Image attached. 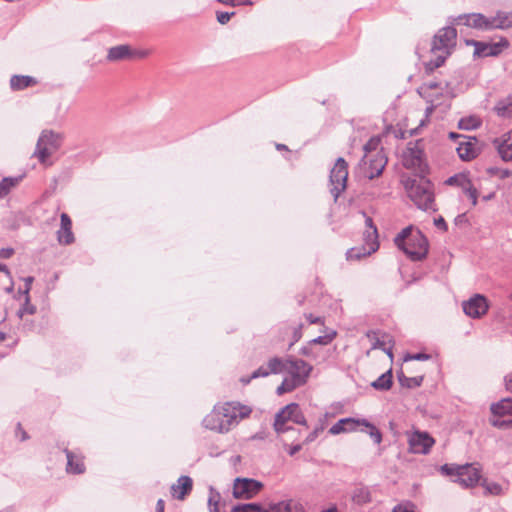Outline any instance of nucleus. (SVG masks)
<instances>
[{
	"mask_svg": "<svg viewBox=\"0 0 512 512\" xmlns=\"http://www.w3.org/2000/svg\"><path fill=\"white\" fill-rule=\"evenodd\" d=\"M251 412L250 407L239 402H226L215 405L213 410L204 417L202 424L206 429L227 433L242 419L247 418Z\"/></svg>",
	"mask_w": 512,
	"mask_h": 512,
	"instance_id": "nucleus-1",
	"label": "nucleus"
},
{
	"mask_svg": "<svg viewBox=\"0 0 512 512\" xmlns=\"http://www.w3.org/2000/svg\"><path fill=\"white\" fill-rule=\"evenodd\" d=\"M394 242L412 261H421L428 254L427 238L419 230L413 231L412 227L404 228Z\"/></svg>",
	"mask_w": 512,
	"mask_h": 512,
	"instance_id": "nucleus-2",
	"label": "nucleus"
},
{
	"mask_svg": "<svg viewBox=\"0 0 512 512\" xmlns=\"http://www.w3.org/2000/svg\"><path fill=\"white\" fill-rule=\"evenodd\" d=\"M456 37L457 31L452 26L443 27L435 34L430 50L433 58L427 64L429 69L433 70L443 65L456 46Z\"/></svg>",
	"mask_w": 512,
	"mask_h": 512,
	"instance_id": "nucleus-3",
	"label": "nucleus"
},
{
	"mask_svg": "<svg viewBox=\"0 0 512 512\" xmlns=\"http://www.w3.org/2000/svg\"><path fill=\"white\" fill-rule=\"evenodd\" d=\"M407 192L410 199L415 205L422 210H433L434 208V191L432 183L425 179H414L407 185Z\"/></svg>",
	"mask_w": 512,
	"mask_h": 512,
	"instance_id": "nucleus-4",
	"label": "nucleus"
},
{
	"mask_svg": "<svg viewBox=\"0 0 512 512\" xmlns=\"http://www.w3.org/2000/svg\"><path fill=\"white\" fill-rule=\"evenodd\" d=\"M440 472L465 488L475 486L480 480V471L472 464H444L440 467Z\"/></svg>",
	"mask_w": 512,
	"mask_h": 512,
	"instance_id": "nucleus-5",
	"label": "nucleus"
},
{
	"mask_svg": "<svg viewBox=\"0 0 512 512\" xmlns=\"http://www.w3.org/2000/svg\"><path fill=\"white\" fill-rule=\"evenodd\" d=\"M61 138L53 131L44 130L36 145L34 155L44 164L46 160L60 147Z\"/></svg>",
	"mask_w": 512,
	"mask_h": 512,
	"instance_id": "nucleus-6",
	"label": "nucleus"
},
{
	"mask_svg": "<svg viewBox=\"0 0 512 512\" xmlns=\"http://www.w3.org/2000/svg\"><path fill=\"white\" fill-rule=\"evenodd\" d=\"M348 164L339 157L330 171V192L336 201L347 185Z\"/></svg>",
	"mask_w": 512,
	"mask_h": 512,
	"instance_id": "nucleus-7",
	"label": "nucleus"
},
{
	"mask_svg": "<svg viewBox=\"0 0 512 512\" xmlns=\"http://www.w3.org/2000/svg\"><path fill=\"white\" fill-rule=\"evenodd\" d=\"M262 483L249 478H237L233 485V496L237 499H250L262 488Z\"/></svg>",
	"mask_w": 512,
	"mask_h": 512,
	"instance_id": "nucleus-8",
	"label": "nucleus"
},
{
	"mask_svg": "<svg viewBox=\"0 0 512 512\" xmlns=\"http://www.w3.org/2000/svg\"><path fill=\"white\" fill-rule=\"evenodd\" d=\"M435 440L428 432L414 431L408 436L409 450L415 454H427Z\"/></svg>",
	"mask_w": 512,
	"mask_h": 512,
	"instance_id": "nucleus-9",
	"label": "nucleus"
},
{
	"mask_svg": "<svg viewBox=\"0 0 512 512\" xmlns=\"http://www.w3.org/2000/svg\"><path fill=\"white\" fill-rule=\"evenodd\" d=\"M362 162L367 166V177L369 179H374L384 170L387 164V158L382 151H378L371 155L365 154L362 158Z\"/></svg>",
	"mask_w": 512,
	"mask_h": 512,
	"instance_id": "nucleus-10",
	"label": "nucleus"
},
{
	"mask_svg": "<svg viewBox=\"0 0 512 512\" xmlns=\"http://www.w3.org/2000/svg\"><path fill=\"white\" fill-rule=\"evenodd\" d=\"M462 306L464 313L472 318H480L488 311L487 300L480 294H475L469 300L464 301Z\"/></svg>",
	"mask_w": 512,
	"mask_h": 512,
	"instance_id": "nucleus-11",
	"label": "nucleus"
},
{
	"mask_svg": "<svg viewBox=\"0 0 512 512\" xmlns=\"http://www.w3.org/2000/svg\"><path fill=\"white\" fill-rule=\"evenodd\" d=\"M231 512H300L296 507H292L290 502H280L270 506L268 510H264L260 505L255 503L236 506Z\"/></svg>",
	"mask_w": 512,
	"mask_h": 512,
	"instance_id": "nucleus-12",
	"label": "nucleus"
},
{
	"mask_svg": "<svg viewBox=\"0 0 512 512\" xmlns=\"http://www.w3.org/2000/svg\"><path fill=\"white\" fill-rule=\"evenodd\" d=\"M455 23L460 25L463 24L468 27L480 29V30H491L490 17H486L480 13H471L459 15L455 19Z\"/></svg>",
	"mask_w": 512,
	"mask_h": 512,
	"instance_id": "nucleus-13",
	"label": "nucleus"
},
{
	"mask_svg": "<svg viewBox=\"0 0 512 512\" xmlns=\"http://www.w3.org/2000/svg\"><path fill=\"white\" fill-rule=\"evenodd\" d=\"M423 151L418 142H410L403 153V164L407 168H421Z\"/></svg>",
	"mask_w": 512,
	"mask_h": 512,
	"instance_id": "nucleus-14",
	"label": "nucleus"
},
{
	"mask_svg": "<svg viewBox=\"0 0 512 512\" xmlns=\"http://www.w3.org/2000/svg\"><path fill=\"white\" fill-rule=\"evenodd\" d=\"M147 55L148 51H134L128 45H118L109 49L107 59L114 62L133 57L144 58Z\"/></svg>",
	"mask_w": 512,
	"mask_h": 512,
	"instance_id": "nucleus-15",
	"label": "nucleus"
},
{
	"mask_svg": "<svg viewBox=\"0 0 512 512\" xmlns=\"http://www.w3.org/2000/svg\"><path fill=\"white\" fill-rule=\"evenodd\" d=\"M286 371L292 377H299L303 379V385L306 383L309 374L312 371V366L302 359L287 361Z\"/></svg>",
	"mask_w": 512,
	"mask_h": 512,
	"instance_id": "nucleus-16",
	"label": "nucleus"
},
{
	"mask_svg": "<svg viewBox=\"0 0 512 512\" xmlns=\"http://www.w3.org/2000/svg\"><path fill=\"white\" fill-rule=\"evenodd\" d=\"M61 223L60 228L57 231V240L62 245H70L74 242V234L72 232V221L66 213H62L60 216Z\"/></svg>",
	"mask_w": 512,
	"mask_h": 512,
	"instance_id": "nucleus-17",
	"label": "nucleus"
},
{
	"mask_svg": "<svg viewBox=\"0 0 512 512\" xmlns=\"http://www.w3.org/2000/svg\"><path fill=\"white\" fill-rule=\"evenodd\" d=\"M192 488L193 481L191 477L183 475L171 486V494L177 500H184L185 497L191 493Z\"/></svg>",
	"mask_w": 512,
	"mask_h": 512,
	"instance_id": "nucleus-18",
	"label": "nucleus"
},
{
	"mask_svg": "<svg viewBox=\"0 0 512 512\" xmlns=\"http://www.w3.org/2000/svg\"><path fill=\"white\" fill-rule=\"evenodd\" d=\"M278 417H285L287 421H292L299 425H307L306 419L301 412L299 405L296 403L286 405L281 411L278 412Z\"/></svg>",
	"mask_w": 512,
	"mask_h": 512,
	"instance_id": "nucleus-19",
	"label": "nucleus"
},
{
	"mask_svg": "<svg viewBox=\"0 0 512 512\" xmlns=\"http://www.w3.org/2000/svg\"><path fill=\"white\" fill-rule=\"evenodd\" d=\"M67 457V467L66 470L68 473L72 474H82L85 471V465L82 457L76 455L74 452L65 449L64 450Z\"/></svg>",
	"mask_w": 512,
	"mask_h": 512,
	"instance_id": "nucleus-20",
	"label": "nucleus"
},
{
	"mask_svg": "<svg viewBox=\"0 0 512 512\" xmlns=\"http://www.w3.org/2000/svg\"><path fill=\"white\" fill-rule=\"evenodd\" d=\"M357 426H364L367 428V433L369 436L373 439L375 444H380L382 441V434L381 432L376 428L375 425L370 423L366 419H354L353 425H346V428H352V431H355Z\"/></svg>",
	"mask_w": 512,
	"mask_h": 512,
	"instance_id": "nucleus-21",
	"label": "nucleus"
},
{
	"mask_svg": "<svg viewBox=\"0 0 512 512\" xmlns=\"http://www.w3.org/2000/svg\"><path fill=\"white\" fill-rule=\"evenodd\" d=\"M456 150H457L458 156L463 161H470V160L474 159L478 154L476 145L471 140L459 142Z\"/></svg>",
	"mask_w": 512,
	"mask_h": 512,
	"instance_id": "nucleus-22",
	"label": "nucleus"
},
{
	"mask_svg": "<svg viewBox=\"0 0 512 512\" xmlns=\"http://www.w3.org/2000/svg\"><path fill=\"white\" fill-rule=\"evenodd\" d=\"M490 27L492 29H507L512 27V12H498L490 17Z\"/></svg>",
	"mask_w": 512,
	"mask_h": 512,
	"instance_id": "nucleus-23",
	"label": "nucleus"
},
{
	"mask_svg": "<svg viewBox=\"0 0 512 512\" xmlns=\"http://www.w3.org/2000/svg\"><path fill=\"white\" fill-rule=\"evenodd\" d=\"M366 243L368 244L369 248L366 249L365 247L364 248H351L350 250L347 251L346 253V257L348 260H359L361 259L362 257L364 256H367V255H370L372 253H374L378 247H379V244L377 241H372V242H369V241H366Z\"/></svg>",
	"mask_w": 512,
	"mask_h": 512,
	"instance_id": "nucleus-24",
	"label": "nucleus"
},
{
	"mask_svg": "<svg viewBox=\"0 0 512 512\" xmlns=\"http://www.w3.org/2000/svg\"><path fill=\"white\" fill-rule=\"evenodd\" d=\"M491 412L493 415L500 417L512 416V399L504 398L496 403H493L491 405ZM509 422L512 423V418L509 420Z\"/></svg>",
	"mask_w": 512,
	"mask_h": 512,
	"instance_id": "nucleus-25",
	"label": "nucleus"
},
{
	"mask_svg": "<svg viewBox=\"0 0 512 512\" xmlns=\"http://www.w3.org/2000/svg\"><path fill=\"white\" fill-rule=\"evenodd\" d=\"M498 153L504 161L512 160V130L504 135L497 145Z\"/></svg>",
	"mask_w": 512,
	"mask_h": 512,
	"instance_id": "nucleus-26",
	"label": "nucleus"
},
{
	"mask_svg": "<svg viewBox=\"0 0 512 512\" xmlns=\"http://www.w3.org/2000/svg\"><path fill=\"white\" fill-rule=\"evenodd\" d=\"M37 84V80L31 76L13 75L10 79V87L14 91L23 90Z\"/></svg>",
	"mask_w": 512,
	"mask_h": 512,
	"instance_id": "nucleus-27",
	"label": "nucleus"
},
{
	"mask_svg": "<svg viewBox=\"0 0 512 512\" xmlns=\"http://www.w3.org/2000/svg\"><path fill=\"white\" fill-rule=\"evenodd\" d=\"M303 385V379H300L297 377L288 376L284 378L281 385L277 388V394L283 395L284 393L291 392L297 387H300Z\"/></svg>",
	"mask_w": 512,
	"mask_h": 512,
	"instance_id": "nucleus-28",
	"label": "nucleus"
},
{
	"mask_svg": "<svg viewBox=\"0 0 512 512\" xmlns=\"http://www.w3.org/2000/svg\"><path fill=\"white\" fill-rule=\"evenodd\" d=\"M371 386L379 391H387L392 386V371L388 370L372 382Z\"/></svg>",
	"mask_w": 512,
	"mask_h": 512,
	"instance_id": "nucleus-29",
	"label": "nucleus"
},
{
	"mask_svg": "<svg viewBox=\"0 0 512 512\" xmlns=\"http://www.w3.org/2000/svg\"><path fill=\"white\" fill-rule=\"evenodd\" d=\"M494 110L498 116L512 118V96H508L507 98L499 101Z\"/></svg>",
	"mask_w": 512,
	"mask_h": 512,
	"instance_id": "nucleus-30",
	"label": "nucleus"
},
{
	"mask_svg": "<svg viewBox=\"0 0 512 512\" xmlns=\"http://www.w3.org/2000/svg\"><path fill=\"white\" fill-rule=\"evenodd\" d=\"M367 336L373 340L372 349H381L384 351L391 359L393 358L392 346H387V342L384 339H380L376 337L375 332H369Z\"/></svg>",
	"mask_w": 512,
	"mask_h": 512,
	"instance_id": "nucleus-31",
	"label": "nucleus"
},
{
	"mask_svg": "<svg viewBox=\"0 0 512 512\" xmlns=\"http://www.w3.org/2000/svg\"><path fill=\"white\" fill-rule=\"evenodd\" d=\"M353 423L354 418H342L331 426L329 433L337 435L343 432H352V428H346V425H353Z\"/></svg>",
	"mask_w": 512,
	"mask_h": 512,
	"instance_id": "nucleus-32",
	"label": "nucleus"
},
{
	"mask_svg": "<svg viewBox=\"0 0 512 512\" xmlns=\"http://www.w3.org/2000/svg\"><path fill=\"white\" fill-rule=\"evenodd\" d=\"M21 180V177H5L0 182V199L4 198L6 195L9 194L12 188H14L19 181Z\"/></svg>",
	"mask_w": 512,
	"mask_h": 512,
	"instance_id": "nucleus-33",
	"label": "nucleus"
},
{
	"mask_svg": "<svg viewBox=\"0 0 512 512\" xmlns=\"http://www.w3.org/2000/svg\"><path fill=\"white\" fill-rule=\"evenodd\" d=\"M352 499L356 504L362 505L371 501V494L368 488L359 487L353 492Z\"/></svg>",
	"mask_w": 512,
	"mask_h": 512,
	"instance_id": "nucleus-34",
	"label": "nucleus"
},
{
	"mask_svg": "<svg viewBox=\"0 0 512 512\" xmlns=\"http://www.w3.org/2000/svg\"><path fill=\"white\" fill-rule=\"evenodd\" d=\"M398 380L401 386L406 388L419 387L423 382V376L407 377L403 373L398 375Z\"/></svg>",
	"mask_w": 512,
	"mask_h": 512,
	"instance_id": "nucleus-35",
	"label": "nucleus"
},
{
	"mask_svg": "<svg viewBox=\"0 0 512 512\" xmlns=\"http://www.w3.org/2000/svg\"><path fill=\"white\" fill-rule=\"evenodd\" d=\"M267 367H268L270 374H278L283 371H286L287 362L284 363L282 361V359H280L278 357H274L268 361Z\"/></svg>",
	"mask_w": 512,
	"mask_h": 512,
	"instance_id": "nucleus-36",
	"label": "nucleus"
},
{
	"mask_svg": "<svg viewBox=\"0 0 512 512\" xmlns=\"http://www.w3.org/2000/svg\"><path fill=\"white\" fill-rule=\"evenodd\" d=\"M481 485L485 489L486 494H490V495H494V496H499V495L504 494L503 487L497 482H490V481L484 480L481 483Z\"/></svg>",
	"mask_w": 512,
	"mask_h": 512,
	"instance_id": "nucleus-37",
	"label": "nucleus"
},
{
	"mask_svg": "<svg viewBox=\"0 0 512 512\" xmlns=\"http://www.w3.org/2000/svg\"><path fill=\"white\" fill-rule=\"evenodd\" d=\"M463 193L469 198L472 205L475 206L477 204V199L479 196L478 190L473 186L470 181H467L462 186Z\"/></svg>",
	"mask_w": 512,
	"mask_h": 512,
	"instance_id": "nucleus-38",
	"label": "nucleus"
},
{
	"mask_svg": "<svg viewBox=\"0 0 512 512\" xmlns=\"http://www.w3.org/2000/svg\"><path fill=\"white\" fill-rule=\"evenodd\" d=\"M287 422L288 421L285 419V417L279 418L278 417V413H277L276 416H275V421H274V429H275V431L278 434H281V433H285V432L291 430L292 427L288 426Z\"/></svg>",
	"mask_w": 512,
	"mask_h": 512,
	"instance_id": "nucleus-39",
	"label": "nucleus"
},
{
	"mask_svg": "<svg viewBox=\"0 0 512 512\" xmlns=\"http://www.w3.org/2000/svg\"><path fill=\"white\" fill-rule=\"evenodd\" d=\"M471 44L475 46L474 55L478 57H487L490 44H486L478 41H471Z\"/></svg>",
	"mask_w": 512,
	"mask_h": 512,
	"instance_id": "nucleus-40",
	"label": "nucleus"
},
{
	"mask_svg": "<svg viewBox=\"0 0 512 512\" xmlns=\"http://www.w3.org/2000/svg\"><path fill=\"white\" fill-rule=\"evenodd\" d=\"M220 495L219 493L214 492L213 488L210 489V497L208 499V505L210 512H219L218 509V501Z\"/></svg>",
	"mask_w": 512,
	"mask_h": 512,
	"instance_id": "nucleus-41",
	"label": "nucleus"
},
{
	"mask_svg": "<svg viewBox=\"0 0 512 512\" xmlns=\"http://www.w3.org/2000/svg\"><path fill=\"white\" fill-rule=\"evenodd\" d=\"M380 145V139L378 137H372L365 145L364 151L365 154L371 155V152H378V146Z\"/></svg>",
	"mask_w": 512,
	"mask_h": 512,
	"instance_id": "nucleus-42",
	"label": "nucleus"
},
{
	"mask_svg": "<svg viewBox=\"0 0 512 512\" xmlns=\"http://www.w3.org/2000/svg\"><path fill=\"white\" fill-rule=\"evenodd\" d=\"M365 224L368 228L372 229L371 232H368V235L366 237V241H369V242H372V241H377V228L376 226L373 224V220L372 218L370 217H366L365 219Z\"/></svg>",
	"mask_w": 512,
	"mask_h": 512,
	"instance_id": "nucleus-43",
	"label": "nucleus"
},
{
	"mask_svg": "<svg viewBox=\"0 0 512 512\" xmlns=\"http://www.w3.org/2000/svg\"><path fill=\"white\" fill-rule=\"evenodd\" d=\"M270 375V372L268 370V367H265V366H260L258 369H256L251 377L249 379H242L241 381L245 384L249 383L250 379H255V378H258V377H266Z\"/></svg>",
	"mask_w": 512,
	"mask_h": 512,
	"instance_id": "nucleus-44",
	"label": "nucleus"
},
{
	"mask_svg": "<svg viewBox=\"0 0 512 512\" xmlns=\"http://www.w3.org/2000/svg\"><path fill=\"white\" fill-rule=\"evenodd\" d=\"M479 121L476 118H470V119H461L459 122V128L470 130L477 128L479 126Z\"/></svg>",
	"mask_w": 512,
	"mask_h": 512,
	"instance_id": "nucleus-45",
	"label": "nucleus"
},
{
	"mask_svg": "<svg viewBox=\"0 0 512 512\" xmlns=\"http://www.w3.org/2000/svg\"><path fill=\"white\" fill-rule=\"evenodd\" d=\"M335 335H336V333L333 332L332 334H327V335H324V336H318V337H316V338H314L313 340L310 341V345H313V344L327 345V344H329L333 340Z\"/></svg>",
	"mask_w": 512,
	"mask_h": 512,
	"instance_id": "nucleus-46",
	"label": "nucleus"
},
{
	"mask_svg": "<svg viewBox=\"0 0 512 512\" xmlns=\"http://www.w3.org/2000/svg\"><path fill=\"white\" fill-rule=\"evenodd\" d=\"M36 312V307L29 303L28 297L26 298V302L23 307L18 311V315L23 317L24 314H34Z\"/></svg>",
	"mask_w": 512,
	"mask_h": 512,
	"instance_id": "nucleus-47",
	"label": "nucleus"
},
{
	"mask_svg": "<svg viewBox=\"0 0 512 512\" xmlns=\"http://www.w3.org/2000/svg\"><path fill=\"white\" fill-rule=\"evenodd\" d=\"M235 15V12H217V21L224 25L229 22L232 16Z\"/></svg>",
	"mask_w": 512,
	"mask_h": 512,
	"instance_id": "nucleus-48",
	"label": "nucleus"
},
{
	"mask_svg": "<svg viewBox=\"0 0 512 512\" xmlns=\"http://www.w3.org/2000/svg\"><path fill=\"white\" fill-rule=\"evenodd\" d=\"M430 359V355L426 353H416V354H409L407 355L404 360H419V361H425Z\"/></svg>",
	"mask_w": 512,
	"mask_h": 512,
	"instance_id": "nucleus-49",
	"label": "nucleus"
},
{
	"mask_svg": "<svg viewBox=\"0 0 512 512\" xmlns=\"http://www.w3.org/2000/svg\"><path fill=\"white\" fill-rule=\"evenodd\" d=\"M218 2L225 4V5H245V4H251L249 0H217Z\"/></svg>",
	"mask_w": 512,
	"mask_h": 512,
	"instance_id": "nucleus-50",
	"label": "nucleus"
},
{
	"mask_svg": "<svg viewBox=\"0 0 512 512\" xmlns=\"http://www.w3.org/2000/svg\"><path fill=\"white\" fill-rule=\"evenodd\" d=\"M302 328H303V324H299L297 327L294 328L293 341H292L291 345L298 342L300 340V338L302 337V332H301Z\"/></svg>",
	"mask_w": 512,
	"mask_h": 512,
	"instance_id": "nucleus-51",
	"label": "nucleus"
},
{
	"mask_svg": "<svg viewBox=\"0 0 512 512\" xmlns=\"http://www.w3.org/2000/svg\"><path fill=\"white\" fill-rule=\"evenodd\" d=\"M501 52L500 44H490L488 56H496Z\"/></svg>",
	"mask_w": 512,
	"mask_h": 512,
	"instance_id": "nucleus-52",
	"label": "nucleus"
},
{
	"mask_svg": "<svg viewBox=\"0 0 512 512\" xmlns=\"http://www.w3.org/2000/svg\"><path fill=\"white\" fill-rule=\"evenodd\" d=\"M434 224H435V226L437 228H439V229H441L443 231H446L447 228H448L444 218H442V217H439V218L435 219L434 220Z\"/></svg>",
	"mask_w": 512,
	"mask_h": 512,
	"instance_id": "nucleus-53",
	"label": "nucleus"
},
{
	"mask_svg": "<svg viewBox=\"0 0 512 512\" xmlns=\"http://www.w3.org/2000/svg\"><path fill=\"white\" fill-rule=\"evenodd\" d=\"M301 353L307 357H310L312 359H316V355L314 354V352L312 351V347L311 345L310 346H306V347H303L301 349Z\"/></svg>",
	"mask_w": 512,
	"mask_h": 512,
	"instance_id": "nucleus-54",
	"label": "nucleus"
},
{
	"mask_svg": "<svg viewBox=\"0 0 512 512\" xmlns=\"http://www.w3.org/2000/svg\"><path fill=\"white\" fill-rule=\"evenodd\" d=\"M504 382L506 389L508 391H512V372L505 376Z\"/></svg>",
	"mask_w": 512,
	"mask_h": 512,
	"instance_id": "nucleus-55",
	"label": "nucleus"
},
{
	"mask_svg": "<svg viewBox=\"0 0 512 512\" xmlns=\"http://www.w3.org/2000/svg\"><path fill=\"white\" fill-rule=\"evenodd\" d=\"M13 252L14 251L11 248L0 249V257H2V258H9V257L12 256Z\"/></svg>",
	"mask_w": 512,
	"mask_h": 512,
	"instance_id": "nucleus-56",
	"label": "nucleus"
},
{
	"mask_svg": "<svg viewBox=\"0 0 512 512\" xmlns=\"http://www.w3.org/2000/svg\"><path fill=\"white\" fill-rule=\"evenodd\" d=\"M16 434L17 435L20 434L21 441H24V440H26L28 438V435H27L26 431L22 429L20 423L17 424V432H16Z\"/></svg>",
	"mask_w": 512,
	"mask_h": 512,
	"instance_id": "nucleus-57",
	"label": "nucleus"
},
{
	"mask_svg": "<svg viewBox=\"0 0 512 512\" xmlns=\"http://www.w3.org/2000/svg\"><path fill=\"white\" fill-rule=\"evenodd\" d=\"M493 426L495 427H498V428H505L507 427L509 424H512L511 422L506 421V420H496V421H493Z\"/></svg>",
	"mask_w": 512,
	"mask_h": 512,
	"instance_id": "nucleus-58",
	"label": "nucleus"
},
{
	"mask_svg": "<svg viewBox=\"0 0 512 512\" xmlns=\"http://www.w3.org/2000/svg\"><path fill=\"white\" fill-rule=\"evenodd\" d=\"M302 446L300 444L293 445L289 447L288 454L290 456H294L296 453H298L301 450Z\"/></svg>",
	"mask_w": 512,
	"mask_h": 512,
	"instance_id": "nucleus-59",
	"label": "nucleus"
},
{
	"mask_svg": "<svg viewBox=\"0 0 512 512\" xmlns=\"http://www.w3.org/2000/svg\"><path fill=\"white\" fill-rule=\"evenodd\" d=\"M306 319H307L311 324H318V323H321V318H320V317H317V316H314L313 314H307V315H306Z\"/></svg>",
	"mask_w": 512,
	"mask_h": 512,
	"instance_id": "nucleus-60",
	"label": "nucleus"
},
{
	"mask_svg": "<svg viewBox=\"0 0 512 512\" xmlns=\"http://www.w3.org/2000/svg\"><path fill=\"white\" fill-rule=\"evenodd\" d=\"M318 433H319V429H315L313 432H311L307 438H306V442H312L314 441L317 436H318Z\"/></svg>",
	"mask_w": 512,
	"mask_h": 512,
	"instance_id": "nucleus-61",
	"label": "nucleus"
},
{
	"mask_svg": "<svg viewBox=\"0 0 512 512\" xmlns=\"http://www.w3.org/2000/svg\"><path fill=\"white\" fill-rule=\"evenodd\" d=\"M165 502L163 499H159L156 503V512H164Z\"/></svg>",
	"mask_w": 512,
	"mask_h": 512,
	"instance_id": "nucleus-62",
	"label": "nucleus"
},
{
	"mask_svg": "<svg viewBox=\"0 0 512 512\" xmlns=\"http://www.w3.org/2000/svg\"><path fill=\"white\" fill-rule=\"evenodd\" d=\"M32 282H33V277H27L25 279V293L26 294H28Z\"/></svg>",
	"mask_w": 512,
	"mask_h": 512,
	"instance_id": "nucleus-63",
	"label": "nucleus"
},
{
	"mask_svg": "<svg viewBox=\"0 0 512 512\" xmlns=\"http://www.w3.org/2000/svg\"><path fill=\"white\" fill-rule=\"evenodd\" d=\"M0 273H3L6 278H10L9 271L4 264H0Z\"/></svg>",
	"mask_w": 512,
	"mask_h": 512,
	"instance_id": "nucleus-64",
	"label": "nucleus"
}]
</instances>
